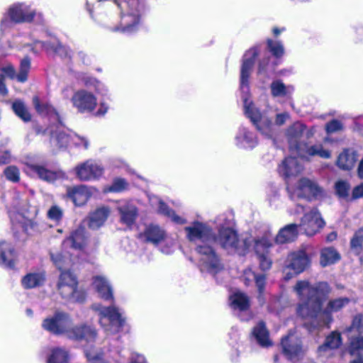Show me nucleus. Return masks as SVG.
<instances>
[{"mask_svg":"<svg viewBox=\"0 0 363 363\" xmlns=\"http://www.w3.org/2000/svg\"><path fill=\"white\" fill-rule=\"evenodd\" d=\"M363 197V183L356 186L352 191V198L359 199Z\"/></svg>","mask_w":363,"mask_h":363,"instance_id":"nucleus-64","label":"nucleus"},{"mask_svg":"<svg viewBox=\"0 0 363 363\" xmlns=\"http://www.w3.org/2000/svg\"><path fill=\"white\" fill-rule=\"evenodd\" d=\"M69 146L87 150L89 147V140L86 137L70 132Z\"/></svg>","mask_w":363,"mask_h":363,"instance_id":"nucleus-48","label":"nucleus"},{"mask_svg":"<svg viewBox=\"0 0 363 363\" xmlns=\"http://www.w3.org/2000/svg\"><path fill=\"white\" fill-rule=\"evenodd\" d=\"M92 193V188L85 185H79L67 189V195L76 206H82L87 202Z\"/></svg>","mask_w":363,"mask_h":363,"instance_id":"nucleus-27","label":"nucleus"},{"mask_svg":"<svg viewBox=\"0 0 363 363\" xmlns=\"http://www.w3.org/2000/svg\"><path fill=\"white\" fill-rule=\"evenodd\" d=\"M160 244V251L164 254L170 255L175 250L176 242L173 238H169L168 235Z\"/></svg>","mask_w":363,"mask_h":363,"instance_id":"nucleus-54","label":"nucleus"},{"mask_svg":"<svg viewBox=\"0 0 363 363\" xmlns=\"http://www.w3.org/2000/svg\"><path fill=\"white\" fill-rule=\"evenodd\" d=\"M69 356L65 350L60 347L51 350L47 363H69Z\"/></svg>","mask_w":363,"mask_h":363,"instance_id":"nucleus-44","label":"nucleus"},{"mask_svg":"<svg viewBox=\"0 0 363 363\" xmlns=\"http://www.w3.org/2000/svg\"><path fill=\"white\" fill-rule=\"evenodd\" d=\"M45 280L43 272L29 273L22 279V285L26 289H33L40 286Z\"/></svg>","mask_w":363,"mask_h":363,"instance_id":"nucleus-41","label":"nucleus"},{"mask_svg":"<svg viewBox=\"0 0 363 363\" xmlns=\"http://www.w3.org/2000/svg\"><path fill=\"white\" fill-rule=\"evenodd\" d=\"M42 327L47 331L55 335H65L69 337V332L72 328V319L65 312L57 311L52 316L45 318Z\"/></svg>","mask_w":363,"mask_h":363,"instance_id":"nucleus-11","label":"nucleus"},{"mask_svg":"<svg viewBox=\"0 0 363 363\" xmlns=\"http://www.w3.org/2000/svg\"><path fill=\"white\" fill-rule=\"evenodd\" d=\"M20 210L21 213L17 225L28 235H32L39 231L38 223L31 218L36 215V208L30 206L29 208H22Z\"/></svg>","mask_w":363,"mask_h":363,"instance_id":"nucleus-19","label":"nucleus"},{"mask_svg":"<svg viewBox=\"0 0 363 363\" xmlns=\"http://www.w3.org/2000/svg\"><path fill=\"white\" fill-rule=\"evenodd\" d=\"M69 338L80 341L84 340L88 344L92 343L97 335L96 329L87 324L72 326Z\"/></svg>","mask_w":363,"mask_h":363,"instance_id":"nucleus-25","label":"nucleus"},{"mask_svg":"<svg viewBox=\"0 0 363 363\" xmlns=\"http://www.w3.org/2000/svg\"><path fill=\"white\" fill-rule=\"evenodd\" d=\"M82 84L88 88H94L97 94L106 96L108 94L107 87L96 78L92 77L86 74H82L79 77Z\"/></svg>","mask_w":363,"mask_h":363,"instance_id":"nucleus-40","label":"nucleus"},{"mask_svg":"<svg viewBox=\"0 0 363 363\" xmlns=\"http://www.w3.org/2000/svg\"><path fill=\"white\" fill-rule=\"evenodd\" d=\"M186 237L196 245V251L199 255V266L201 272L216 274L223 266L212 245L216 241V235L206 223L195 221L185 227Z\"/></svg>","mask_w":363,"mask_h":363,"instance_id":"nucleus-3","label":"nucleus"},{"mask_svg":"<svg viewBox=\"0 0 363 363\" xmlns=\"http://www.w3.org/2000/svg\"><path fill=\"white\" fill-rule=\"evenodd\" d=\"M363 241V227L357 230L351 240V247L357 249L361 247Z\"/></svg>","mask_w":363,"mask_h":363,"instance_id":"nucleus-61","label":"nucleus"},{"mask_svg":"<svg viewBox=\"0 0 363 363\" xmlns=\"http://www.w3.org/2000/svg\"><path fill=\"white\" fill-rule=\"evenodd\" d=\"M296 213H304V216L299 225V228L300 230H303L307 235L311 236L314 235L325 225L324 220L315 208L306 211L302 204H298Z\"/></svg>","mask_w":363,"mask_h":363,"instance_id":"nucleus-13","label":"nucleus"},{"mask_svg":"<svg viewBox=\"0 0 363 363\" xmlns=\"http://www.w3.org/2000/svg\"><path fill=\"white\" fill-rule=\"evenodd\" d=\"M111 213L108 206H101L90 213L89 216V226L92 229H97L102 226Z\"/></svg>","mask_w":363,"mask_h":363,"instance_id":"nucleus-31","label":"nucleus"},{"mask_svg":"<svg viewBox=\"0 0 363 363\" xmlns=\"http://www.w3.org/2000/svg\"><path fill=\"white\" fill-rule=\"evenodd\" d=\"M52 45V38L48 42H44L40 40H35L32 43H28V46L30 48L34 53H38L43 50L50 52L51 50L50 47Z\"/></svg>","mask_w":363,"mask_h":363,"instance_id":"nucleus-50","label":"nucleus"},{"mask_svg":"<svg viewBox=\"0 0 363 363\" xmlns=\"http://www.w3.org/2000/svg\"><path fill=\"white\" fill-rule=\"evenodd\" d=\"M92 286L98 295L105 301H113V289L109 281L102 275L93 277Z\"/></svg>","mask_w":363,"mask_h":363,"instance_id":"nucleus-28","label":"nucleus"},{"mask_svg":"<svg viewBox=\"0 0 363 363\" xmlns=\"http://www.w3.org/2000/svg\"><path fill=\"white\" fill-rule=\"evenodd\" d=\"M84 352L88 360L92 363H108L101 359L103 352L101 349L96 348L91 344L85 347Z\"/></svg>","mask_w":363,"mask_h":363,"instance_id":"nucleus-46","label":"nucleus"},{"mask_svg":"<svg viewBox=\"0 0 363 363\" xmlns=\"http://www.w3.org/2000/svg\"><path fill=\"white\" fill-rule=\"evenodd\" d=\"M352 329L356 330L358 333H363V314H357L353 318L352 325L347 330L350 332Z\"/></svg>","mask_w":363,"mask_h":363,"instance_id":"nucleus-56","label":"nucleus"},{"mask_svg":"<svg viewBox=\"0 0 363 363\" xmlns=\"http://www.w3.org/2000/svg\"><path fill=\"white\" fill-rule=\"evenodd\" d=\"M63 216L62 209L57 206H52L48 211V217L49 219L59 222Z\"/></svg>","mask_w":363,"mask_h":363,"instance_id":"nucleus-58","label":"nucleus"},{"mask_svg":"<svg viewBox=\"0 0 363 363\" xmlns=\"http://www.w3.org/2000/svg\"><path fill=\"white\" fill-rule=\"evenodd\" d=\"M270 93L274 98L290 99L294 91L292 85L285 84L281 79H274L270 84Z\"/></svg>","mask_w":363,"mask_h":363,"instance_id":"nucleus-33","label":"nucleus"},{"mask_svg":"<svg viewBox=\"0 0 363 363\" xmlns=\"http://www.w3.org/2000/svg\"><path fill=\"white\" fill-rule=\"evenodd\" d=\"M252 337L262 347H268L272 345L269 337V332L263 322L258 323L252 330Z\"/></svg>","mask_w":363,"mask_h":363,"instance_id":"nucleus-38","label":"nucleus"},{"mask_svg":"<svg viewBox=\"0 0 363 363\" xmlns=\"http://www.w3.org/2000/svg\"><path fill=\"white\" fill-rule=\"evenodd\" d=\"M30 67V61L28 57L23 58L21 61L20 70L18 74H16L14 67L8 65L2 67L3 73L11 79L16 78L18 82H24L27 80L28 73Z\"/></svg>","mask_w":363,"mask_h":363,"instance_id":"nucleus-29","label":"nucleus"},{"mask_svg":"<svg viewBox=\"0 0 363 363\" xmlns=\"http://www.w3.org/2000/svg\"><path fill=\"white\" fill-rule=\"evenodd\" d=\"M260 50V46L256 45L250 48L243 55L240 69V88L245 116L261 134L267 138H272L275 131L274 125L279 126L284 125L289 119L290 115L287 112L277 113L274 124L271 118L266 115H262L250 100L249 79Z\"/></svg>","mask_w":363,"mask_h":363,"instance_id":"nucleus-2","label":"nucleus"},{"mask_svg":"<svg viewBox=\"0 0 363 363\" xmlns=\"http://www.w3.org/2000/svg\"><path fill=\"white\" fill-rule=\"evenodd\" d=\"M341 344L342 337L340 333L333 331L327 336L324 344L319 346L318 352L320 355H323L329 350L338 348Z\"/></svg>","mask_w":363,"mask_h":363,"instance_id":"nucleus-39","label":"nucleus"},{"mask_svg":"<svg viewBox=\"0 0 363 363\" xmlns=\"http://www.w3.org/2000/svg\"><path fill=\"white\" fill-rule=\"evenodd\" d=\"M11 161V155L6 150L0 153V164L9 163Z\"/></svg>","mask_w":363,"mask_h":363,"instance_id":"nucleus-63","label":"nucleus"},{"mask_svg":"<svg viewBox=\"0 0 363 363\" xmlns=\"http://www.w3.org/2000/svg\"><path fill=\"white\" fill-rule=\"evenodd\" d=\"M104 167L97 162L89 160L74 168L77 177L81 181L99 179L104 174Z\"/></svg>","mask_w":363,"mask_h":363,"instance_id":"nucleus-17","label":"nucleus"},{"mask_svg":"<svg viewBox=\"0 0 363 363\" xmlns=\"http://www.w3.org/2000/svg\"><path fill=\"white\" fill-rule=\"evenodd\" d=\"M12 108L14 113L23 121H29L30 120V115L21 101H15L13 103Z\"/></svg>","mask_w":363,"mask_h":363,"instance_id":"nucleus-49","label":"nucleus"},{"mask_svg":"<svg viewBox=\"0 0 363 363\" xmlns=\"http://www.w3.org/2000/svg\"><path fill=\"white\" fill-rule=\"evenodd\" d=\"M35 11L30 4L25 2H16L11 4L7 9L4 17L1 21V30H6L13 23H21L31 22L35 16Z\"/></svg>","mask_w":363,"mask_h":363,"instance_id":"nucleus-10","label":"nucleus"},{"mask_svg":"<svg viewBox=\"0 0 363 363\" xmlns=\"http://www.w3.org/2000/svg\"><path fill=\"white\" fill-rule=\"evenodd\" d=\"M298 225L289 224L281 228L275 238V241L279 244H284L294 241L298 235Z\"/></svg>","mask_w":363,"mask_h":363,"instance_id":"nucleus-35","label":"nucleus"},{"mask_svg":"<svg viewBox=\"0 0 363 363\" xmlns=\"http://www.w3.org/2000/svg\"><path fill=\"white\" fill-rule=\"evenodd\" d=\"M166 231L157 224H149L145 226L143 232L140 234V238L147 242L158 245L167 238Z\"/></svg>","mask_w":363,"mask_h":363,"instance_id":"nucleus-23","label":"nucleus"},{"mask_svg":"<svg viewBox=\"0 0 363 363\" xmlns=\"http://www.w3.org/2000/svg\"><path fill=\"white\" fill-rule=\"evenodd\" d=\"M267 45L269 52L277 59L281 58L284 55V47L281 41L267 39Z\"/></svg>","mask_w":363,"mask_h":363,"instance_id":"nucleus-47","label":"nucleus"},{"mask_svg":"<svg viewBox=\"0 0 363 363\" xmlns=\"http://www.w3.org/2000/svg\"><path fill=\"white\" fill-rule=\"evenodd\" d=\"M78 282H72L68 285L61 284L57 290L60 296L70 302L82 303L85 300L86 294L84 291L78 289Z\"/></svg>","mask_w":363,"mask_h":363,"instance_id":"nucleus-24","label":"nucleus"},{"mask_svg":"<svg viewBox=\"0 0 363 363\" xmlns=\"http://www.w3.org/2000/svg\"><path fill=\"white\" fill-rule=\"evenodd\" d=\"M303 169V164L296 157H286L278 167L279 174L285 179L296 177Z\"/></svg>","mask_w":363,"mask_h":363,"instance_id":"nucleus-20","label":"nucleus"},{"mask_svg":"<svg viewBox=\"0 0 363 363\" xmlns=\"http://www.w3.org/2000/svg\"><path fill=\"white\" fill-rule=\"evenodd\" d=\"M25 172L30 176L37 175L40 179L47 182L53 183L67 179L62 170L52 171L40 165L33 160H29L25 162Z\"/></svg>","mask_w":363,"mask_h":363,"instance_id":"nucleus-14","label":"nucleus"},{"mask_svg":"<svg viewBox=\"0 0 363 363\" xmlns=\"http://www.w3.org/2000/svg\"><path fill=\"white\" fill-rule=\"evenodd\" d=\"M104 1L107 6L114 5L119 11V20L108 26L110 31L132 34L138 30L147 9L146 0Z\"/></svg>","mask_w":363,"mask_h":363,"instance_id":"nucleus-4","label":"nucleus"},{"mask_svg":"<svg viewBox=\"0 0 363 363\" xmlns=\"http://www.w3.org/2000/svg\"><path fill=\"white\" fill-rule=\"evenodd\" d=\"M71 281L78 282L76 276L69 271L62 272L59 277L57 287L60 286L61 284L68 285L71 284Z\"/></svg>","mask_w":363,"mask_h":363,"instance_id":"nucleus-55","label":"nucleus"},{"mask_svg":"<svg viewBox=\"0 0 363 363\" xmlns=\"http://www.w3.org/2000/svg\"><path fill=\"white\" fill-rule=\"evenodd\" d=\"M350 350L351 354L355 351L363 350V335L355 337L351 340Z\"/></svg>","mask_w":363,"mask_h":363,"instance_id":"nucleus-60","label":"nucleus"},{"mask_svg":"<svg viewBox=\"0 0 363 363\" xmlns=\"http://www.w3.org/2000/svg\"><path fill=\"white\" fill-rule=\"evenodd\" d=\"M294 289L299 298L296 308L298 315L304 319H311L314 327H329L333 321L331 314L346 307L351 301L347 297L332 299L322 312L323 302L330 292L328 283L319 282L311 285L307 281H298Z\"/></svg>","mask_w":363,"mask_h":363,"instance_id":"nucleus-1","label":"nucleus"},{"mask_svg":"<svg viewBox=\"0 0 363 363\" xmlns=\"http://www.w3.org/2000/svg\"><path fill=\"white\" fill-rule=\"evenodd\" d=\"M235 145L240 148L252 149L257 145V139L247 128L240 126L235 136Z\"/></svg>","mask_w":363,"mask_h":363,"instance_id":"nucleus-26","label":"nucleus"},{"mask_svg":"<svg viewBox=\"0 0 363 363\" xmlns=\"http://www.w3.org/2000/svg\"><path fill=\"white\" fill-rule=\"evenodd\" d=\"M50 49V51L54 52L62 59L69 60L72 56V51L68 47L61 44L59 40L54 37H52Z\"/></svg>","mask_w":363,"mask_h":363,"instance_id":"nucleus-45","label":"nucleus"},{"mask_svg":"<svg viewBox=\"0 0 363 363\" xmlns=\"http://www.w3.org/2000/svg\"><path fill=\"white\" fill-rule=\"evenodd\" d=\"M274 237L271 233H265L262 237L254 238L250 250L253 249L256 252L259 262L262 270L265 271L270 269L272 261L268 257L269 248L272 245Z\"/></svg>","mask_w":363,"mask_h":363,"instance_id":"nucleus-15","label":"nucleus"},{"mask_svg":"<svg viewBox=\"0 0 363 363\" xmlns=\"http://www.w3.org/2000/svg\"><path fill=\"white\" fill-rule=\"evenodd\" d=\"M315 127H307L304 123L296 121L291 124L286 130L289 149L299 157H303V148L305 147L304 139L312 138L315 133Z\"/></svg>","mask_w":363,"mask_h":363,"instance_id":"nucleus-9","label":"nucleus"},{"mask_svg":"<svg viewBox=\"0 0 363 363\" xmlns=\"http://www.w3.org/2000/svg\"><path fill=\"white\" fill-rule=\"evenodd\" d=\"M309 264V258L304 250L290 253L284 262V279L289 280L303 272Z\"/></svg>","mask_w":363,"mask_h":363,"instance_id":"nucleus-12","label":"nucleus"},{"mask_svg":"<svg viewBox=\"0 0 363 363\" xmlns=\"http://www.w3.org/2000/svg\"><path fill=\"white\" fill-rule=\"evenodd\" d=\"M269 57H264L260 59L258 62L257 67V74L258 75H268L270 71H273L274 69V66L271 67L269 65Z\"/></svg>","mask_w":363,"mask_h":363,"instance_id":"nucleus-51","label":"nucleus"},{"mask_svg":"<svg viewBox=\"0 0 363 363\" xmlns=\"http://www.w3.org/2000/svg\"><path fill=\"white\" fill-rule=\"evenodd\" d=\"M4 174L10 182H18L20 180V171L16 166L7 167L4 171Z\"/></svg>","mask_w":363,"mask_h":363,"instance_id":"nucleus-52","label":"nucleus"},{"mask_svg":"<svg viewBox=\"0 0 363 363\" xmlns=\"http://www.w3.org/2000/svg\"><path fill=\"white\" fill-rule=\"evenodd\" d=\"M218 227V236L214 243H218L230 253L244 255L250 247L254 238H247L243 240L238 239V235L233 228V220L225 214L220 215L216 220Z\"/></svg>","mask_w":363,"mask_h":363,"instance_id":"nucleus-5","label":"nucleus"},{"mask_svg":"<svg viewBox=\"0 0 363 363\" xmlns=\"http://www.w3.org/2000/svg\"><path fill=\"white\" fill-rule=\"evenodd\" d=\"M337 252L333 247L324 248L321 251L320 264L323 267L333 264L340 259Z\"/></svg>","mask_w":363,"mask_h":363,"instance_id":"nucleus-43","label":"nucleus"},{"mask_svg":"<svg viewBox=\"0 0 363 363\" xmlns=\"http://www.w3.org/2000/svg\"><path fill=\"white\" fill-rule=\"evenodd\" d=\"M128 363H146V360L143 355L132 353Z\"/></svg>","mask_w":363,"mask_h":363,"instance_id":"nucleus-62","label":"nucleus"},{"mask_svg":"<svg viewBox=\"0 0 363 363\" xmlns=\"http://www.w3.org/2000/svg\"><path fill=\"white\" fill-rule=\"evenodd\" d=\"M281 345L284 354L291 361H295L303 354L300 340L294 335H289L283 337Z\"/></svg>","mask_w":363,"mask_h":363,"instance_id":"nucleus-18","label":"nucleus"},{"mask_svg":"<svg viewBox=\"0 0 363 363\" xmlns=\"http://www.w3.org/2000/svg\"><path fill=\"white\" fill-rule=\"evenodd\" d=\"M357 160V152L353 150L346 149L340 154L337 158V164L342 169L349 170L354 166Z\"/></svg>","mask_w":363,"mask_h":363,"instance_id":"nucleus-37","label":"nucleus"},{"mask_svg":"<svg viewBox=\"0 0 363 363\" xmlns=\"http://www.w3.org/2000/svg\"><path fill=\"white\" fill-rule=\"evenodd\" d=\"M230 305L234 311H245L249 308L250 300L245 294L237 291L230 296Z\"/></svg>","mask_w":363,"mask_h":363,"instance_id":"nucleus-36","label":"nucleus"},{"mask_svg":"<svg viewBox=\"0 0 363 363\" xmlns=\"http://www.w3.org/2000/svg\"><path fill=\"white\" fill-rule=\"evenodd\" d=\"M128 183L126 181L121 178H116L113 180L112 184L106 187L105 191L106 192H120L127 187Z\"/></svg>","mask_w":363,"mask_h":363,"instance_id":"nucleus-53","label":"nucleus"},{"mask_svg":"<svg viewBox=\"0 0 363 363\" xmlns=\"http://www.w3.org/2000/svg\"><path fill=\"white\" fill-rule=\"evenodd\" d=\"M35 108L40 115L47 116L54 124L47 129L50 135V145L54 151L66 148L69 146L70 133H67L62 130V122L59 114L48 103L40 101L38 96L33 99Z\"/></svg>","mask_w":363,"mask_h":363,"instance_id":"nucleus-6","label":"nucleus"},{"mask_svg":"<svg viewBox=\"0 0 363 363\" xmlns=\"http://www.w3.org/2000/svg\"><path fill=\"white\" fill-rule=\"evenodd\" d=\"M321 188L315 181L307 178H302L298 182L295 194L292 196L294 197L296 195L298 197H304L308 199H311L313 197H318L321 194Z\"/></svg>","mask_w":363,"mask_h":363,"instance_id":"nucleus-22","label":"nucleus"},{"mask_svg":"<svg viewBox=\"0 0 363 363\" xmlns=\"http://www.w3.org/2000/svg\"><path fill=\"white\" fill-rule=\"evenodd\" d=\"M15 255L14 247L11 243L6 241L0 242V265L13 267Z\"/></svg>","mask_w":363,"mask_h":363,"instance_id":"nucleus-34","label":"nucleus"},{"mask_svg":"<svg viewBox=\"0 0 363 363\" xmlns=\"http://www.w3.org/2000/svg\"><path fill=\"white\" fill-rule=\"evenodd\" d=\"M342 128V123L338 120H332L325 125V131L328 134L338 132Z\"/></svg>","mask_w":363,"mask_h":363,"instance_id":"nucleus-59","label":"nucleus"},{"mask_svg":"<svg viewBox=\"0 0 363 363\" xmlns=\"http://www.w3.org/2000/svg\"><path fill=\"white\" fill-rule=\"evenodd\" d=\"M71 102L79 113H91L96 108L97 98L91 91L79 89L74 92Z\"/></svg>","mask_w":363,"mask_h":363,"instance_id":"nucleus-16","label":"nucleus"},{"mask_svg":"<svg viewBox=\"0 0 363 363\" xmlns=\"http://www.w3.org/2000/svg\"><path fill=\"white\" fill-rule=\"evenodd\" d=\"M116 209L122 224L131 227L135 223L138 216V210L133 203L126 201H120Z\"/></svg>","mask_w":363,"mask_h":363,"instance_id":"nucleus-21","label":"nucleus"},{"mask_svg":"<svg viewBox=\"0 0 363 363\" xmlns=\"http://www.w3.org/2000/svg\"><path fill=\"white\" fill-rule=\"evenodd\" d=\"M88 237L84 228L79 227L73 231L71 235L63 242L65 249H69L72 252L67 251L63 255L61 253H50L51 259L55 265L62 270L69 267L74 259L72 257L74 252L82 251L87 245Z\"/></svg>","mask_w":363,"mask_h":363,"instance_id":"nucleus-7","label":"nucleus"},{"mask_svg":"<svg viewBox=\"0 0 363 363\" xmlns=\"http://www.w3.org/2000/svg\"><path fill=\"white\" fill-rule=\"evenodd\" d=\"M304 157L306 155L315 157L318 156L320 158L328 159L331 157L330 150L323 147L321 143H316L310 146H306L303 148Z\"/></svg>","mask_w":363,"mask_h":363,"instance_id":"nucleus-42","label":"nucleus"},{"mask_svg":"<svg viewBox=\"0 0 363 363\" xmlns=\"http://www.w3.org/2000/svg\"><path fill=\"white\" fill-rule=\"evenodd\" d=\"M243 280L245 284L247 286L251 285L253 282L255 283L259 292L258 298L262 301V293L264 289L266 284V276L264 274H257L249 268L244 272Z\"/></svg>","mask_w":363,"mask_h":363,"instance_id":"nucleus-30","label":"nucleus"},{"mask_svg":"<svg viewBox=\"0 0 363 363\" xmlns=\"http://www.w3.org/2000/svg\"><path fill=\"white\" fill-rule=\"evenodd\" d=\"M92 309L99 313V321L104 330L110 334L119 333L125 324V317L120 308L115 305L104 306L94 303Z\"/></svg>","mask_w":363,"mask_h":363,"instance_id":"nucleus-8","label":"nucleus"},{"mask_svg":"<svg viewBox=\"0 0 363 363\" xmlns=\"http://www.w3.org/2000/svg\"><path fill=\"white\" fill-rule=\"evenodd\" d=\"M150 203L152 207H157V211L167 217L177 224H183L185 220L177 215L174 211L170 210L168 206L157 196H152L149 198Z\"/></svg>","mask_w":363,"mask_h":363,"instance_id":"nucleus-32","label":"nucleus"},{"mask_svg":"<svg viewBox=\"0 0 363 363\" xmlns=\"http://www.w3.org/2000/svg\"><path fill=\"white\" fill-rule=\"evenodd\" d=\"M350 190V185L345 181H338L335 184V191L337 195L340 197L345 198L348 196Z\"/></svg>","mask_w":363,"mask_h":363,"instance_id":"nucleus-57","label":"nucleus"}]
</instances>
